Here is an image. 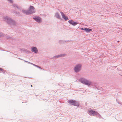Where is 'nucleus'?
<instances>
[{
  "instance_id": "1",
  "label": "nucleus",
  "mask_w": 122,
  "mask_h": 122,
  "mask_svg": "<svg viewBox=\"0 0 122 122\" xmlns=\"http://www.w3.org/2000/svg\"><path fill=\"white\" fill-rule=\"evenodd\" d=\"M3 19L8 25H16L15 22L9 17L7 16H4L3 17Z\"/></svg>"
},
{
  "instance_id": "2",
  "label": "nucleus",
  "mask_w": 122,
  "mask_h": 122,
  "mask_svg": "<svg viewBox=\"0 0 122 122\" xmlns=\"http://www.w3.org/2000/svg\"><path fill=\"white\" fill-rule=\"evenodd\" d=\"M79 81L81 83L88 86L91 85L92 86L93 83L91 81L88 80L86 79L83 78H80L79 79Z\"/></svg>"
},
{
  "instance_id": "3",
  "label": "nucleus",
  "mask_w": 122,
  "mask_h": 122,
  "mask_svg": "<svg viewBox=\"0 0 122 122\" xmlns=\"http://www.w3.org/2000/svg\"><path fill=\"white\" fill-rule=\"evenodd\" d=\"M82 66L81 64H77L74 68V71L76 73L79 72L81 69Z\"/></svg>"
},
{
  "instance_id": "4",
  "label": "nucleus",
  "mask_w": 122,
  "mask_h": 122,
  "mask_svg": "<svg viewBox=\"0 0 122 122\" xmlns=\"http://www.w3.org/2000/svg\"><path fill=\"white\" fill-rule=\"evenodd\" d=\"M67 102L71 105H73L74 106H79L78 102L74 100H69Z\"/></svg>"
},
{
  "instance_id": "5",
  "label": "nucleus",
  "mask_w": 122,
  "mask_h": 122,
  "mask_svg": "<svg viewBox=\"0 0 122 122\" xmlns=\"http://www.w3.org/2000/svg\"><path fill=\"white\" fill-rule=\"evenodd\" d=\"M33 19L36 21L37 22L40 23L42 21L41 18L39 16H36L33 17Z\"/></svg>"
},
{
  "instance_id": "6",
  "label": "nucleus",
  "mask_w": 122,
  "mask_h": 122,
  "mask_svg": "<svg viewBox=\"0 0 122 122\" xmlns=\"http://www.w3.org/2000/svg\"><path fill=\"white\" fill-rule=\"evenodd\" d=\"M88 114L91 116L92 115L94 116L97 115V112L92 110H90L88 111Z\"/></svg>"
},
{
  "instance_id": "7",
  "label": "nucleus",
  "mask_w": 122,
  "mask_h": 122,
  "mask_svg": "<svg viewBox=\"0 0 122 122\" xmlns=\"http://www.w3.org/2000/svg\"><path fill=\"white\" fill-rule=\"evenodd\" d=\"M68 22L70 24H71L73 26L76 25L78 24V22L76 21H74L72 20H68Z\"/></svg>"
},
{
  "instance_id": "8",
  "label": "nucleus",
  "mask_w": 122,
  "mask_h": 122,
  "mask_svg": "<svg viewBox=\"0 0 122 122\" xmlns=\"http://www.w3.org/2000/svg\"><path fill=\"white\" fill-rule=\"evenodd\" d=\"M66 55L65 54H61L60 55H57L53 57V58L56 59L58 58H60L61 57H64Z\"/></svg>"
},
{
  "instance_id": "9",
  "label": "nucleus",
  "mask_w": 122,
  "mask_h": 122,
  "mask_svg": "<svg viewBox=\"0 0 122 122\" xmlns=\"http://www.w3.org/2000/svg\"><path fill=\"white\" fill-rule=\"evenodd\" d=\"M31 51L35 53H37L38 52V50L36 47L32 46L31 48Z\"/></svg>"
},
{
  "instance_id": "10",
  "label": "nucleus",
  "mask_w": 122,
  "mask_h": 122,
  "mask_svg": "<svg viewBox=\"0 0 122 122\" xmlns=\"http://www.w3.org/2000/svg\"><path fill=\"white\" fill-rule=\"evenodd\" d=\"M60 13L61 14L62 17L66 21L69 19L67 16L63 12L61 11L60 12Z\"/></svg>"
},
{
  "instance_id": "11",
  "label": "nucleus",
  "mask_w": 122,
  "mask_h": 122,
  "mask_svg": "<svg viewBox=\"0 0 122 122\" xmlns=\"http://www.w3.org/2000/svg\"><path fill=\"white\" fill-rule=\"evenodd\" d=\"M28 11V10H22V12L23 13L27 15H30Z\"/></svg>"
},
{
  "instance_id": "12",
  "label": "nucleus",
  "mask_w": 122,
  "mask_h": 122,
  "mask_svg": "<svg viewBox=\"0 0 122 122\" xmlns=\"http://www.w3.org/2000/svg\"><path fill=\"white\" fill-rule=\"evenodd\" d=\"M55 17L59 19H60L61 16L59 15V13L58 12H56L55 14Z\"/></svg>"
},
{
  "instance_id": "13",
  "label": "nucleus",
  "mask_w": 122,
  "mask_h": 122,
  "mask_svg": "<svg viewBox=\"0 0 122 122\" xmlns=\"http://www.w3.org/2000/svg\"><path fill=\"white\" fill-rule=\"evenodd\" d=\"M92 30V29L87 28H85V31L87 32H90Z\"/></svg>"
},
{
  "instance_id": "14",
  "label": "nucleus",
  "mask_w": 122,
  "mask_h": 122,
  "mask_svg": "<svg viewBox=\"0 0 122 122\" xmlns=\"http://www.w3.org/2000/svg\"><path fill=\"white\" fill-rule=\"evenodd\" d=\"M67 41H65L64 40H60L59 41V43L60 44L64 43L65 42H68Z\"/></svg>"
},
{
  "instance_id": "15",
  "label": "nucleus",
  "mask_w": 122,
  "mask_h": 122,
  "mask_svg": "<svg viewBox=\"0 0 122 122\" xmlns=\"http://www.w3.org/2000/svg\"><path fill=\"white\" fill-rule=\"evenodd\" d=\"M28 11H29V14H30L34 13H35V12L34 11V10H32L31 9H29V10H28Z\"/></svg>"
},
{
  "instance_id": "16",
  "label": "nucleus",
  "mask_w": 122,
  "mask_h": 122,
  "mask_svg": "<svg viewBox=\"0 0 122 122\" xmlns=\"http://www.w3.org/2000/svg\"><path fill=\"white\" fill-rule=\"evenodd\" d=\"M94 88L95 89H97L98 90H102L103 89V88L102 87H101L99 86L97 87L96 86H95L94 87Z\"/></svg>"
},
{
  "instance_id": "17",
  "label": "nucleus",
  "mask_w": 122,
  "mask_h": 122,
  "mask_svg": "<svg viewBox=\"0 0 122 122\" xmlns=\"http://www.w3.org/2000/svg\"><path fill=\"white\" fill-rule=\"evenodd\" d=\"M20 51L22 52H27V51L26 50L24 49H20Z\"/></svg>"
},
{
  "instance_id": "18",
  "label": "nucleus",
  "mask_w": 122,
  "mask_h": 122,
  "mask_svg": "<svg viewBox=\"0 0 122 122\" xmlns=\"http://www.w3.org/2000/svg\"><path fill=\"white\" fill-rule=\"evenodd\" d=\"M13 6L15 8L16 7L18 9H20V7L16 4H13Z\"/></svg>"
},
{
  "instance_id": "19",
  "label": "nucleus",
  "mask_w": 122,
  "mask_h": 122,
  "mask_svg": "<svg viewBox=\"0 0 122 122\" xmlns=\"http://www.w3.org/2000/svg\"><path fill=\"white\" fill-rule=\"evenodd\" d=\"M96 117H97L98 118H99L101 117V115H100L97 112V115H96Z\"/></svg>"
},
{
  "instance_id": "20",
  "label": "nucleus",
  "mask_w": 122,
  "mask_h": 122,
  "mask_svg": "<svg viewBox=\"0 0 122 122\" xmlns=\"http://www.w3.org/2000/svg\"><path fill=\"white\" fill-rule=\"evenodd\" d=\"M29 9L33 10H34L35 8L33 6L30 5L29 7Z\"/></svg>"
},
{
  "instance_id": "21",
  "label": "nucleus",
  "mask_w": 122,
  "mask_h": 122,
  "mask_svg": "<svg viewBox=\"0 0 122 122\" xmlns=\"http://www.w3.org/2000/svg\"><path fill=\"white\" fill-rule=\"evenodd\" d=\"M5 37L7 39H8L10 38V37L9 35H5Z\"/></svg>"
},
{
  "instance_id": "22",
  "label": "nucleus",
  "mask_w": 122,
  "mask_h": 122,
  "mask_svg": "<svg viewBox=\"0 0 122 122\" xmlns=\"http://www.w3.org/2000/svg\"><path fill=\"white\" fill-rule=\"evenodd\" d=\"M5 70H3V69L0 68V72H3V73H4L5 72Z\"/></svg>"
},
{
  "instance_id": "23",
  "label": "nucleus",
  "mask_w": 122,
  "mask_h": 122,
  "mask_svg": "<svg viewBox=\"0 0 122 122\" xmlns=\"http://www.w3.org/2000/svg\"><path fill=\"white\" fill-rule=\"evenodd\" d=\"M4 35L3 33L1 32H0V37L4 36Z\"/></svg>"
},
{
  "instance_id": "24",
  "label": "nucleus",
  "mask_w": 122,
  "mask_h": 122,
  "mask_svg": "<svg viewBox=\"0 0 122 122\" xmlns=\"http://www.w3.org/2000/svg\"><path fill=\"white\" fill-rule=\"evenodd\" d=\"M13 13H15L16 14H18V13H19V12H18L15 10H14L13 11Z\"/></svg>"
},
{
  "instance_id": "25",
  "label": "nucleus",
  "mask_w": 122,
  "mask_h": 122,
  "mask_svg": "<svg viewBox=\"0 0 122 122\" xmlns=\"http://www.w3.org/2000/svg\"><path fill=\"white\" fill-rule=\"evenodd\" d=\"M30 63V64H31L33 65L34 66H36V67H37V65H35V64H34L32 63Z\"/></svg>"
},
{
  "instance_id": "26",
  "label": "nucleus",
  "mask_w": 122,
  "mask_h": 122,
  "mask_svg": "<svg viewBox=\"0 0 122 122\" xmlns=\"http://www.w3.org/2000/svg\"><path fill=\"white\" fill-rule=\"evenodd\" d=\"M7 0L10 3H12L13 2V1L12 0Z\"/></svg>"
},
{
  "instance_id": "27",
  "label": "nucleus",
  "mask_w": 122,
  "mask_h": 122,
  "mask_svg": "<svg viewBox=\"0 0 122 122\" xmlns=\"http://www.w3.org/2000/svg\"><path fill=\"white\" fill-rule=\"evenodd\" d=\"M81 29L82 30H84L85 31V28H81Z\"/></svg>"
},
{
  "instance_id": "28",
  "label": "nucleus",
  "mask_w": 122,
  "mask_h": 122,
  "mask_svg": "<svg viewBox=\"0 0 122 122\" xmlns=\"http://www.w3.org/2000/svg\"><path fill=\"white\" fill-rule=\"evenodd\" d=\"M25 61L26 62H27L28 63V64H30V63H30V62H28V61Z\"/></svg>"
},
{
  "instance_id": "29",
  "label": "nucleus",
  "mask_w": 122,
  "mask_h": 122,
  "mask_svg": "<svg viewBox=\"0 0 122 122\" xmlns=\"http://www.w3.org/2000/svg\"><path fill=\"white\" fill-rule=\"evenodd\" d=\"M37 67H38V68H40V69H42L41 68V67H40V66H37Z\"/></svg>"
},
{
  "instance_id": "30",
  "label": "nucleus",
  "mask_w": 122,
  "mask_h": 122,
  "mask_svg": "<svg viewBox=\"0 0 122 122\" xmlns=\"http://www.w3.org/2000/svg\"><path fill=\"white\" fill-rule=\"evenodd\" d=\"M18 59H20V60H22V59H21L20 58H18Z\"/></svg>"
},
{
  "instance_id": "31",
  "label": "nucleus",
  "mask_w": 122,
  "mask_h": 122,
  "mask_svg": "<svg viewBox=\"0 0 122 122\" xmlns=\"http://www.w3.org/2000/svg\"><path fill=\"white\" fill-rule=\"evenodd\" d=\"M117 42H119V41H117Z\"/></svg>"
},
{
  "instance_id": "32",
  "label": "nucleus",
  "mask_w": 122,
  "mask_h": 122,
  "mask_svg": "<svg viewBox=\"0 0 122 122\" xmlns=\"http://www.w3.org/2000/svg\"><path fill=\"white\" fill-rule=\"evenodd\" d=\"M31 87H32V85H31Z\"/></svg>"
}]
</instances>
